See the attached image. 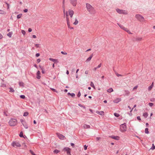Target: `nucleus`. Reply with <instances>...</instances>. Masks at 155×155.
Returning a JSON list of instances; mask_svg holds the SVG:
<instances>
[{
    "label": "nucleus",
    "mask_w": 155,
    "mask_h": 155,
    "mask_svg": "<svg viewBox=\"0 0 155 155\" xmlns=\"http://www.w3.org/2000/svg\"><path fill=\"white\" fill-rule=\"evenodd\" d=\"M41 74V73L40 71H37V76L36 78L38 79H40L41 78V76H40V74Z\"/></svg>",
    "instance_id": "obj_13"
},
{
    "label": "nucleus",
    "mask_w": 155,
    "mask_h": 155,
    "mask_svg": "<svg viewBox=\"0 0 155 155\" xmlns=\"http://www.w3.org/2000/svg\"><path fill=\"white\" fill-rule=\"evenodd\" d=\"M66 74H69V71H68V70H67V71H66Z\"/></svg>",
    "instance_id": "obj_62"
},
{
    "label": "nucleus",
    "mask_w": 155,
    "mask_h": 155,
    "mask_svg": "<svg viewBox=\"0 0 155 155\" xmlns=\"http://www.w3.org/2000/svg\"><path fill=\"white\" fill-rule=\"evenodd\" d=\"M21 33L23 35H25L26 33L25 31L24 30H22L21 31Z\"/></svg>",
    "instance_id": "obj_37"
},
{
    "label": "nucleus",
    "mask_w": 155,
    "mask_h": 155,
    "mask_svg": "<svg viewBox=\"0 0 155 155\" xmlns=\"http://www.w3.org/2000/svg\"><path fill=\"white\" fill-rule=\"evenodd\" d=\"M51 90L52 91H54V92H57H57H57V91H56V90H55V89H54V88H51Z\"/></svg>",
    "instance_id": "obj_45"
},
{
    "label": "nucleus",
    "mask_w": 155,
    "mask_h": 155,
    "mask_svg": "<svg viewBox=\"0 0 155 155\" xmlns=\"http://www.w3.org/2000/svg\"><path fill=\"white\" fill-rule=\"evenodd\" d=\"M120 130L122 132H124L127 130V127L125 124H122L120 126Z\"/></svg>",
    "instance_id": "obj_6"
},
{
    "label": "nucleus",
    "mask_w": 155,
    "mask_h": 155,
    "mask_svg": "<svg viewBox=\"0 0 155 155\" xmlns=\"http://www.w3.org/2000/svg\"><path fill=\"white\" fill-rule=\"evenodd\" d=\"M49 60L51 61H52L54 63H58V60L56 59H54L52 58H49Z\"/></svg>",
    "instance_id": "obj_15"
},
{
    "label": "nucleus",
    "mask_w": 155,
    "mask_h": 155,
    "mask_svg": "<svg viewBox=\"0 0 155 155\" xmlns=\"http://www.w3.org/2000/svg\"><path fill=\"white\" fill-rule=\"evenodd\" d=\"M137 119L139 120H141V119L140 118V116H138L137 117Z\"/></svg>",
    "instance_id": "obj_54"
},
{
    "label": "nucleus",
    "mask_w": 155,
    "mask_h": 155,
    "mask_svg": "<svg viewBox=\"0 0 155 155\" xmlns=\"http://www.w3.org/2000/svg\"><path fill=\"white\" fill-rule=\"evenodd\" d=\"M28 31L29 32H30L32 31V29L31 28H29L28 29Z\"/></svg>",
    "instance_id": "obj_59"
},
{
    "label": "nucleus",
    "mask_w": 155,
    "mask_h": 155,
    "mask_svg": "<svg viewBox=\"0 0 155 155\" xmlns=\"http://www.w3.org/2000/svg\"><path fill=\"white\" fill-rule=\"evenodd\" d=\"M22 15V14H19L17 15V17L18 19L20 18Z\"/></svg>",
    "instance_id": "obj_28"
},
{
    "label": "nucleus",
    "mask_w": 155,
    "mask_h": 155,
    "mask_svg": "<svg viewBox=\"0 0 155 155\" xmlns=\"http://www.w3.org/2000/svg\"><path fill=\"white\" fill-rule=\"evenodd\" d=\"M19 84L20 86L22 87H24V83L22 82H19Z\"/></svg>",
    "instance_id": "obj_25"
},
{
    "label": "nucleus",
    "mask_w": 155,
    "mask_h": 155,
    "mask_svg": "<svg viewBox=\"0 0 155 155\" xmlns=\"http://www.w3.org/2000/svg\"><path fill=\"white\" fill-rule=\"evenodd\" d=\"M83 127L84 128H90V126L87 124H84Z\"/></svg>",
    "instance_id": "obj_20"
},
{
    "label": "nucleus",
    "mask_w": 155,
    "mask_h": 155,
    "mask_svg": "<svg viewBox=\"0 0 155 155\" xmlns=\"http://www.w3.org/2000/svg\"><path fill=\"white\" fill-rule=\"evenodd\" d=\"M3 37L2 35L0 33V39H1Z\"/></svg>",
    "instance_id": "obj_48"
},
{
    "label": "nucleus",
    "mask_w": 155,
    "mask_h": 155,
    "mask_svg": "<svg viewBox=\"0 0 155 155\" xmlns=\"http://www.w3.org/2000/svg\"><path fill=\"white\" fill-rule=\"evenodd\" d=\"M19 136L21 137H23V134L22 132H21L20 133Z\"/></svg>",
    "instance_id": "obj_39"
},
{
    "label": "nucleus",
    "mask_w": 155,
    "mask_h": 155,
    "mask_svg": "<svg viewBox=\"0 0 155 155\" xmlns=\"http://www.w3.org/2000/svg\"><path fill=\"white\" fill-rule=\"evenodd\" d=\"M40 60L39 59L37 60V63H39L40 61Z\"/></svg>",
    "instance_id": "obj_53"
},
{
    "label": "nucleus",
    "mask_w": 155,
    "mask_h": 155,
    "mask_svg": "<svg viewBox=\"0 0 155 155\" xmlns=\"http://www.w3.org/2000/svg\"><path fill=\"white\" fill-rule=\"evenodd\" d=\"M64 151L67 152L68 155H71V149L68 147H65L63 149Z\"/></svg>",
    "instance_id": "obj_9"
},
{
    "label": "nucleus",
    "mask_w": 155,
    "mask_h": 155,
    "mask_svg": "<svg viewBox=\"0 0 155 155\" xmlns=\"http://www.w3.org/2000/svg\"><path fill=\"white\" fill-rule=\"evenodd\" d=\"M34 123L35 124H36V122L35 121V120H34Z\"/></svg>",
    "instance_id": "obj_64"
},
{
    "label": "nucleus",
    "mask_w": 155,
    "mask_h": 155,
    "mask_svg": "<svg viewBox=\"0 0 155 155\" xmlns=\"http://www.w3.org/2000/svg\"><path fill=\"white\" fill-rule=\"evenodd\" d=\"M6 4L7 5V6H8L7 9H9V4L7 3H6Z\"/></svg>",
    "instance_id": "obj_60"
},
{
    "label": "nucleus",
    "mask_w": 155,
    "mask_h": 155,
    "mask_svg": "<svg viewBox=\"0 0 155 155\" xmlns=\"http://www.w3.org/2000/svg\"><path fill=\"white\" fill-rule=\"evenodd\" d=\"M71 3L74 6H75L77 3V0H70Z\"/></svg>",
    "instance_id": "obj_11"
},
{
    "label": "nucleus",
    "mask_w": 155,
    "mask_h": 155,
    "mask_svg": "<svg viewBox=\"0 0 155 155\" xmlns=\"http://www.w3.org/2000/svg\"><path fill=\"white\" fill-rule=\"evenodd\" d=\"M93 57V55H91L86 60V61H90L91 59Z\"/></svg>",
    "instance_id": "obj_19"
},
{
    "label": "nucleus",
    "mask_w": 155,
    "mask_h": 155,
    "mask_svg": "<svg viewBox=\"0 0 155 155\" xmlns=\"http://www.w3.org/2000/svg\"><path fill=\"white\" fill-rule=\"evenodd\" d=\"M90 85H91V87H92L94 88V89H95V87L94 86V85L93 83L92 82H91Z\"/></svg>",
    "instance_id": "obj_27"
},
{
    "label": "nucleus",
    "mask_w": 155,
    "mask_h": 155,
    "mask_svg": "<svg viewBox=\"0 0 155 155\" xmlns=\"http://www.w3.org/2000/svg\"><path fill=\"white\" fill-rule=\"evenodd\" d=\"M9 89V91L10 92H14L15 91V90L12 87H10Z\"/></svg>",
    "instance_id": "obj_26"
},
{
    "label": "nucleus",
    "mask_w": 155,
    "mask_h": 155,
    "mask_svg": "<svg viewBox=\"0 0 155 155\" xmlns=\"http://www.w3.org/2000/svg\"><path fill=\"white\" fill-rule=\"evenodd\" d=\"M153 83H152V84H151L150 85V86L148 87V90L149 91H151V90H152V88H153Z\"/></svg>",
    "instance_id": "obj_16"
},
{
    "label": "nucleus",
    "mask_w": 155,
    "mask_h": 155,
    "mask_svg": "<svg viewBox=\"0 0 155 155\" xmlns=\"http://www.w3.org/2000/svg\"><path fill=\"white\" fill-rule=\"evenodd\" d=\"M110 137L112 138L117 140H118L119 139L120 137H119L118 136H110Z\"/></svg>",
    "instance_id": "obj_12"
},
{
    "label": "nucleus",
    "mask_w": 155,
    "mask_h": 155,
    "mask_svg": "<svg viewBox=\"0 0 155 155\" xmlns=\"http://www.w3.org/2000/svg\"><path fill=\"white\" fill-rule=\"evenodd\" d=\"M96 113L97 114H98L100 115H104V112L103 111H97L96 112Z\"/></svg>",
    "instance_id": "obj_17"
},
{
    "label": "nucleus",
    "mask_w": 155,
    "mask_h": 155,
    "mask_svg": "<svg viewBox=\"0 0 155 155\" xmlns=\"http://www.w3.org/2000/svg\"><path fill=\"white\" fill-rule=\"evenodd\" d=\"M149 106L150 107H152L153 106V104L152 103H149L148 104Z\"/></svg>",
    "instance_id": "obj_40"
},
{
    "label": "nucleus",
    "mask_w": 155,
    "mask_h": 155,
    "mask_svg": "<svg viewBox=\"0 0 155 155\" xmlns=\"http://www.w3.org/2000/svg\"><path fill=\"white\" fill-rule=\"evenodd\" d=\"M68 95H70L71 96L73 97H74L75 96V94H74V93L71 94V93H68Z\"/></svg>",
    "instance_id": "obj_32"
},
{
    "label": "nucleus",
    "mask_w": 155,
    "mask_h": 155,
    "mask_svg": "<svg viewBox=\"0 0 155 155\" xmlns=\"http://www.w3.org/2000/svg\"><path fill=\"white\" fill-rule=\"evenodd\" d=\"M97 67H95L94 68V69H93V70L94 71H95L96 70V69H97Z\"/></svg>",
    "instance_id": "obj_56"
},
{
    "label": "nucleus",
    "mask_w": 155,
    "mask_h": 155,
    "mask_svg": "<svg viewBox=\"0 0 155 155\" xmlns=\"http://www.w3.org/2000/svg\"><path fill=\"white\" fill-rule=\"evenodd\" d=\"M118 25L123 30L126 31L129 34H132V33L127 28L124 27L123 25H120L119 24H118Z\"/></svg>",
    "instance_id": "obj_5"
},
{
    "label": "nucleus",
    "mask_w": 155,
    "mask_h": 155,
    "mask_svg": "<svg viewBox=\"0 0 155 155\" xmlns=\"http://www.w3.org/2000/svg\"><path fill=\"white\" fill-rule=\"evenodd\" d=\"M20 97L22 99H24L25 98V96L24 95H21L20 96Z\"/></svg>",
    "instance_id": "obj_35"
},
{
    "label": "nucleus",
    "mask_w": 155,
    "mask_h": 155,
    "mask_svg": "<svg viewBox=\"0 0 155 155\" xmlns=\"http://www.w3.org/2000/svg\"><path fill=\"white\" fill-rule=\"evenodd\" d=\"M86 7L87 10L91 14H94L95 11L94 8L90 4L88 3L86 4Z\"/></svg>",
    "instance_id": "obj_2"
},
{
    "label": "nucleus",
    "mask_w": 155,
    "mask_h": 155,
    "mask_svg": "<svg viewBox=\"0 0 155 155\" xmlns=\"http://www.w3.org/2000/svg\"><path fill=\"white\" fill-rule=\"evenodd\" d=\"M138 87V86H135L133 88V90H136V89Z\"/></svg>",
    "instance_id": "obj_44"
},
{
    "label": "nucleus",
    "mask_w": 155,
    "mask_h": 155,
    "mask_svg": "<svg viewBox=\"0 0 155 155\" xmlns=\"http://www.w3.org/2000/svg\"><path fill=\"white\" fill-rule=\"evenodd\" d=\"M78 105L79 106H80L81 107H83V108H84V109L85 108V107L84 106H83L81 104H78Z\"/></svg>",
    "instance_id": "obj_36"
},
{
    "label": "nucleus",
    "mask_w": 155,
    "mask_h": 155,
    "mask_svg": "<svg viewBox=\"0 0 155 155\" xmlns=\"http://www.w3.org/2000/svg\"><path fill=\"white\" fill-rule=\"evenodd\" d=\"M142 38L141 37H137L136 38V40L137 41H140L142 40Z\"/></svg>",
    "instance_id": "obj_24"
},
{
    "label": "nucleus",
    "mask_w": 155,
    "mask_h": 155,
    "mask_svg": "<svg viewBox=\"0 0 155 155\" xmlns=\"http://www.w3.org/2000/svg\"><path fill=\"white\" fill-rule=\"evenodd\" d=\"M101 66V64H99L97 66V68H100Z\"/></svg>",
    "instance_id": "obj_49"
},
{
    "label": "nucleus",
    "mask_w": 155,
    "mask_h": 155,
    "mask_svg": "<svg viewBox=\"0 0 155 155\" xmlns=\"http://www.w3.org/2000/svg\"><path fill=\"white\" fill-rule=\"evenodd\" d=\"M21 123H22V124H23V123H25V121H24L23 120H22V119H21Z\"/></svg>",
    "instance_id": "obj_58"
},
{
    "label": "nucleus",
    "mask_w": 155,
    "mask_h": 155,
    "mask_svg": "<svg viewBox=\"0 0 155 155\" xmlns=\"http://www.w3.org/2000/svg\"><path fill=\"white\" fill-rule=\"evenodd\" d=\"M8 124L11 126H14L17 124V120L15 119H11L8 122Z\"/></svg>",
    "instance_id": "obj_3"
},
{
    "label": "nucleus",
    "mask_w": 155,
    "mask_h": 155,
    "mask_svg": "<svg viewBox=\"0 0 155 155\" xmlns=\"http://www.w3.org/2000/svg\"><path fill=\"white\" fill-rule=\"evenodd\" d=\"M22 124L25 128H26V129L28 128V126H27V124H26V123L25 122L24 123H23V124Z\"/></svg>",
    "instance_id": "obj_18"
},
{
    "label": "nucleus",
    "mask_w": 155,
    "mask_h": 155,
    "mask_svg": "<svg viewBox=\"0 0 155 155\" xmlns=\"http://www.w3.org/2000/svg\"><path fill=\"white\" fill-rule=\"evenodd\" d=\"M155 149V146H154V144H153L152 145V147L151 148V149H152V150H153Z\"/></svg>",
    "instance_id": "obj_34"
},
{
    "label": "nucleus",
    "mask_w": 155,
    "mask_h": 155,
    "mask_svg": "<svg viewBox=\"0 0 155 155\" xmlns=\"http://www.w3.org/2000/svg\"><path fill=\"white\" fill-rule=\"evenodd\" d=\"M136 104H135V105H134L133 108H132V110H130V112H132V110H133V108H134V107H136Z\"/></svg>",
    "instance_id": "obj_50"
},
{
    "label": "nucleus",
    "mask_w": 155,
    "mask_h": 155,
    "mask_svg": "<svg viewBox=\"0 0 155 155\" xmlns=\"http://www.w3.org/2000/svg\"><path fill=\"white\" fill-rule=\"evenodd\" d=\"M145 132L146 134H147L149 133L148 129V128H146L145 129Z\"/></svg>",
    "instance_id": "obj_30"
},
{
    "label": "nucleus",
    "mask_w": 155,
    "mask_h": 155,
    "mask_svg": "<svg viewBox=\"0 0 155 155\" xmlns=\"http://www.w3.org/2000/svg\"><path fill=\"white\" fill-rule=\"evenodd\" d=\"M116 11L119 14H127V12L125 10H123L120 9H116Z\"/></svg>",
    "instance_id": "obj_7"
},
{
    "label": "nucleus",
    "mask_w": 155,
    "mask_h": 155,
    "mask_svg": "<svg viewBox=\"0 0 155 155\" xmlns=\"http://www.w3.org/2000/svg\"><path fill=\"white\" fill-rule=\"evenodd\" d=\"M61 53L63 54H65V55H66L67 54V53H66V52H63V51H61Z\"/></svg>",
    "instance_id": "obj_41"
},
{
    "label": "nucleus",
    "mask_w": 155,
    "mask_h": 155,
    "mask_svg": "<svg viewBox=\"0 0 155 155\" xmlns=\"http://www.w3.org/2000/svg\"><path fill=\"white\" fill-rule=\"evenodd\" d=\"M5 11H4L2 10H0V14H5Z\"/></svg>",
    "instance_id": "obj_29"
},
{
    "label": "nucleus",
    "mask_w": 155,
    "mask_h": 155,
    "mask_svg": "<svg viewBox=\"0 0 155 155\" xmlns=\"http://www.w3.org/2000/svg\"><path fill=\"white\" fill-rule=\"evenodd\" d=\"M88 71L87 70H86L85 71V74H88Z\"/></svg>",
    "instance_id": "obj_46"
},
{
    "label": "nucleus",
    "mask_w": 155,
    "mask_h": 155,
    "mask_svg": "<svg viewBox=\"0 0 155 155\" xmlns=\"http://www.w3.org/2000/svg\"><path fill=\"white\" fill-rule=\"evenodd\" d=\"M53 152L54 153L57 154L59 152V151L57 150H55Z\"/></svg>",
    "instance_id": "obj_31"
},
{
    "label": "nucleus",
    "mask_w": 155,
    "mask_h": 155,
    "mask_svg": "<svg viewBox=\"0 0 155 155\" xmlns=\"http://www.w3.org/2000/svg\"><path fill=\"white\" fill-rule=\"evenodd\" d=\"M121 100V99L120 98H117L116 99L114 100L113 102L115 103H118Z\"/></svg>",
    "instance_id": "obj_14"
},
{
    "label": "nucleus",
    "mask_w": 155,
    "mask_h": 155,
    "mask_svg": "<svg viewBox=\"0 0 155 155\" xmlns=\"http://www.w3.org/2000/svg\"><path fill=\"white\" fill-rule=\"evenodd\" d=\"M56 134L60 139L63 140L65 138V137L63 135L61 134L57 133Z\"/></svg>",
    "instance_id": "obj_10"
},
{
    "label": "nucleus",
    "mask_w": 155,
    "mask_h": 155,
    "mask_svg": "<svg viewBox=\"0 0 155 155\" xmlns=\"http://www.w3.org/2000/svg\"><path fill=\"white\" fill-rule=\"evenodd\" d=\"M32 37L33 38H36V37L35 35H32Z\"/></svg>",
    "instance_id": "obj_61"
},
{
    "label": "nucleus",
    "mask_w": 155,
    "mask_h": 155,
    "mask_svg": "<svg viewBox=\"0 0 155 155\" xmlns=\"http://www.w3.org/2000/svg\"><path fill=\"white\" fill-rule=\"evenodd\" d=\"M35 46L36 48L39 47V44H35Z\"/></svg>",
    "instance_id": "obj_47"
},
{
    "label": "nucleus",
    "mask_w": 155,
    "mask_h": 155,
    "mask_svg": "<svg viewBox=\"0 0 155 155\" xmlns=\"http://www.w3.org/2000/svg\"><path fill=\"white\" fill-rule=\"evenodd\" d=\"M37 57H38L40 56V54L39 53H37L35 55Z\"/></svg>",
    "instance_id": "obj_52"
},
{
    "label": "nucleus",
    "mask_w": 155,
    "mask_h": 155,
    "mask_svg": "<svg viewBox=\"0 0 155 155\" xmlns=\"http://www.w3.org/2000/svg\"><path fill=\"white\" fill-rule=\"evenodd\" d=\"M116 75L117 76V77H119V76H122V75L121 74H116Z\"/></svg>",
    "instance_id": "obj_51"
},
{
    "label": "nucleus",
    "mask_w": 155,
    "mask_h": 155,
    "mask_svg": "<svg viewBox=\"0 0 155 155\" xmlns=\"http://www.w3.org/2000/svg\"><path fill=\"white\" fill-rule=\"evenodd\" d=\"M143 116L145 118H147L148 116V114L147 113L145 112L143 114Z\"/></svg>",
    "instance_id": "obj_22"
},
{
    "label": "nucleus",
    "mask_w": 155,
    "mask_h": 155,
    "mask_svg": "<svg viewBox=\"0 0 155 155\" xmlns=\"http://www.w3.org/2000/svg\"><path fill=\"white\" fill-rule=\"evenodd\" d=\"M74 14V11L71 10H69L65 13L67 25L68 28L71 29H73V28L70 26V22L73 23V24L75 25H77L78 23V21L76 18L73 17Z\"/></svg>",
    "instance_id": "obj_1"
},
{
    "label": "nucleus",
    "mask_w": 155,
    "mask_h": 155,
    "mask_svg": "<svg viewBox=\"0 0 155 155\" xmlns=\"http://www.w3.org/2000/svg\"><path fill=\"white\" fill-rule=\"evenodd\" d=\"M28 112H24L23 116H26L28 115Z\"/></svg>",
    "instance_id": "obj_33"
},
{
    "label": "nucleus",
    "mask_w": 155,
    "mask_h": 155,
    "mask_svg": "<svg viewBox=\"0 0 155 155\" xmlns=\"http://www.w3.org/2000/svg\"><path fill=\"white\" fill-rule=\"evenodd\" d=\"M30 152L32 154V155H35L34 154V152H33L32 151V150H30Z\"/></svg>",
    "instance_id": "obj_43"
},
{
    "label": "nucleus",
    "mask_w": 155,
    "mask_h": 155,
    "mask_svg": "<svg viewBox=\"0 0 155 155\" xmlns=\"http://www.w3.org/2000/svg\"><path fill=\"white\" fill-rule=\"evenodd\" d=\"M135 18L137 19L138 21L141 22H143L145 21L144 17L142 15L139 14L136 15Z\"/></svg>",
    "instance_id": "obj_4"
},
{
    "label": "nucleus",
    "mask_w": 155,
    "mask_h": 155,
    "mask_svg": "<svg viewBox=\"0 0 155 155\" xmlns=\"http://www.w3.org/2000/svg\"><path fill=\"white\" fill-rule=\"evenodd\" d=\"M28 10L27 9H25V10H24V12H28Z\"/></svg>",
    "instance_id": "obj_57"
},
{
    "label": "nucleus",
    "mask_w": 155,
    "mask_h": 155,
    "mask_svg": "<svg viewBox=\"0 0 155 155\" xmlns=\"http://www.w3.org/2000/svg\"><path fill=\"white\" fill-rule=\"evenodd\" d=\"M12 145L13 147H20L21 146V144L18 142L16 141L13 142Z\"/></svg>",
    "instance_id": "obj_8"
},
{
    "label": "nucleus",
    "mask_w": 155,
    "mask_h": 155,
    "mask_svg": "<svg viewBox=\"0 0 155 155\" xmlns=\"http://www.w3.org/2000/svg\"><path fill=\"white\" fill-rule=\"evenodd\" d=\"M87 146H86V145L84 146V150H86L87 149Z\"/></svg>",
    "instance_id": "obj_55"
},
{
    "label": "nucleus",
    "mask_w": 155,
    "mask_h": 155,
    "mask_svg": "<svg viewBox=\"0 0 155 155\" xmlns=\"http://www.w3.org/2000/svg\"><path fill=\"white\" fill-rule=\"evenodd\" d=\"M114 115L116 117H118L119 116V115L118 114L114 113Z\"/></svg>",
    "instance_id": "obj_38"
},
{
    "label": "nucleus",
    "mask_w": 155,
    "mask_h": 155,
    "mask_svg": "<svg viewBox=\"0 0 155 155\" xmlns=\"http://www.w3.org/2000/svg\"><path fill=\"white\" fill-rule=\"evenodd\" d=\"M81 95V94L80 92H79L77 95L78 97H79Z\"/></svg>",
    "instance_id": "obj_42"
},
{
    "label": "nucleus",
    "mask_w": 155,
    "mask_h": 155,
    "mask_svg": "<svg viewBox=\"0 0 155 155\" xmlns=\"http://www.w3.org/2000/svg\"><path fill=\"white\" fill-rule=\"evenodd\" d=\"M107 91L108 92L110 93L112 92H113V90L112 88H111L108 89Z\"/></svg>",
    "instance_id": "obj_23"
},
{
    "label": "nucleus",
    "mask_w": 155,
    "mask_h": 155,
    "mask_svg": "<svg viewBox=\"0 0 155 155\" xmlns=\"http://www.w3.org/2000/svg\"><path fill=\"white\" fill-rule=\"evenodd\" d=\"M12 34L13 33L12 32H10L7 34V35L9 37L11 38L12 37Z\"/></svg>",
    "instance_id": "obj_21"
},
{
    "label": "nucleus",
    "mask_w": 155,
    "mask_h": 155,
    "mask_svg": "<svg viewBox=\"0 0 155 155\" xmlns=\"http://www.w3.org/2000/svg\"><path fill=\"white\" fill-rule=\"evenodd\" d=\"M4 114L6 116H8V115L4 111Z\"/></svg>",
    "instance_id": "obj_63"
}]
</instances>
